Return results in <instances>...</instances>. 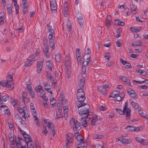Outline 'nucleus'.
<instances>
[{
    "label": "nucleus",
    "mask_w": 148,
    "mask_h": 148,
    "mask_svg": "<svg viewBox=\"0 0 148 148\" xmlns=\"http://www.w3.org/2000/svg\"><path fill=\"white\" fill-rule=\"evenodd\" d=\"M43 84L46 90H47L50 89V88H51L50 85L47 82L44 83Z\"/></svg>",
    "instance_id": "a18cd8bd"
},
{
    "label": "nucleus",
    "mask_w": 148,
    "mask_h": 148,
    "mask_svg": "<svg viewBox=\"0 0 148 148\" xmlns=\"http://www.w3.org/2000/svg\"><path fill=\"white\" fill-rule=\"evenodd\" d=\"M122 41L121 40H117L116 42V45L118 47H120L122 45Z\"/></svg>",
    "instance_id": "0e129e2a"
},
{
    "label": "nucleus",
    "mask_w": 148,
    "mask_h": 148,
    "mask_svg": "<svg viewBox=\"0 0 148 148\" xmlns=\"http://www.w3.org/2000/svg\"><path fill=\"white\" fill-rule=\"evenodd\" d=\"M43 60H41L39 61L37 64V71L38 73H40L43 66Z\"/></svg>",
    "instance_id": "a211bd4d"
},
{
    "label": "nucleus",
    "mask_w": 148,
    "mask_h": 148,
    "mask_svg": "<svg viewBox=\"0 0 148 148\" xmlns=\"http://www.w3.org/2000/svg\"><path fill=\"white\" fill-rule=\"evenodd\" d=\"M130 130L132 131L138 132L140 130L139 127H134L130 126Z\"/></svg>",
    "instance_id": "f704fd0d"
},
{
    "label": "nucleus",
    "mask_w": 148,
    "mask_h": 148,
    "mask_svg": "<svg viewBox=\"0 0 148 148\" xmlns=\"http://www.w3.org/2000/svg\"><path fill=\"white\" fill-rule=\"evenodd\" d=\"M106 24L107 28H109L111 24V19L106 20Z\"/></svg>",
    "instance_id": "603ef678"
},
{
    "label": "nucleus",
    "mask_w": 148,
    "mask_h": 148,
    "mask_svg": "<svg viewBox=\"0 0 148 148\" xmlns=\"http://www.w3.org/2000/svg\"><path fill=\"white\" fill-rule=\"evenodd\" d=\"M23 6V13L25 14L27 10L28 4L27 1L22 2Z\"/></svg>",
    "instance_id": "5701e85b"
},
{
    "label": "nucleus",
    "mask_w": 148,
    "mask_h": 148,
    "mask_svg": "<svg viewBox=\"0 0 148 148\" xmlns=\"http://www.w3.org/2000/svg\"><path fill=\"white\" fill-rule=\"evenodd\" d=\"M56 60L58 62H60L61 59V55L60 53H58L55 56Z\"/></svg>",
    "instance_id": "e433bc0d"
},
{
    "label": "nucleus",
    "mask_w": 148,
    "mask_h": 148,
    "mask_svg": "<svg viewBox=\"0 0 148 148\" xmlns=\"http://www.w3.org/2000/svg\"><path fill=\"white\" fill-rule=\"evenodd\" d=\"M31 111L34 116L35 123L37 125H38L39 123L38 122V119L37 116V114L36 111L35 109H33V110H32Z\"/></svg>",
    "instance_id": "6ab92c4d"
},
{
    "label": "nucleus",
    "mask_w": 148,
    "mask_h": 148,
    "mask_svg": "<svg viewBox=\"0 0 148 148\" xmlns=\"http://www.w3.org/2000/svg\"><path fill=\"white\" fill-rule=\"evenodd\" d=\"M142 140L141 143V145H146L148 144V139H142Z\"/></svg>",
    "instance_id": "6e6d98bb"
},
{
    "label": "nucleus",
    "mask_w": 148,
    "mask_h": 148,
    "mask_svg": "<svg viewBox=\"0 0 148 148\" xmlns=\"http://www.w3.org/2000/svg\"><path fill=\"white\" fill-rule=\"evenodd\" d=\"M70 124L74 131L79 130L81 128L80 123L75 119H73L70 121Z\"/></svg>",
    "instance_id": "39448f33"
},
{
    "label": "nucleus",
    "mask_w": 148,
    "mask_h": 148,
    "mask_svg": "<svg viewBox=\"0 0 148 148\" xmlns=\"http://www.w3.org/2000/svg\"><path fill=\"white\" fill-rule=\"evenodd\" d=\"M77 106L78 109L79 114L82 118H90V117H89L88 116L89 114L88 112L89 106L88 105L85 103L79 104L78 103H77Z\"/></svg>",
    "instance_id": "7ed1b4c3"
},
{
    "label": "nucleus",
    "mask_w": 148,
    "mask_h": 148,
    "mask_svg": "<svg viewBox=\"0 0 148 148\" xmlns=\"http://www.w3.org/2000/svg\"><path fill=\"white\" fill-rule=\"evenodd\" d=\"M87 119L86 118H82L80 120L82 125L83 127H86L87 126V124L86 119Z\"/></svg>",
    "instance_id": "a878e982"
},
{
    "label": "nucleus",
    "mask_w": 148,
    "mask_h": 148,
    "mask_svg": "<svg viewBox=\"0 0 148 148\" xmlns=\"http://www.w3.org/2000/svg\"><path fill=\"white\" fill-rule=\"evenodd\" d=\"M78 84L79 87L81 88H83L84 87V77H82V78L80 80Z\"/></svg>",
    "instance_id": "473e14b6"
},
{
    "label": "nucleus",
    "mask_w": 148,
    "mask_h": 148,
    "mask_svg": "<svg viewBox=\"0 0 148 148\" xmlns=\"http://www.w3.org/2000/svg\"><path fill=\"white\" fill-rule=\"evenodd\" d=\"M97 88L98 90L101 92L103 94H104L107 92L105 88L103 86H98Z\"/></svg>",
    "instance_id": "393cba45"
},
{
    "label": "nucleus",
    "mask_w": 148,
    "mask_h": 148,
    "mask_svg": "<svg viewBox=\"0 0 148 148\" xmlns=\"http://www.w3.org/2000/svg\"><path fill=\"white\" fill-rule=\"evenodd\" d=\"M14 7L15 9V12L16 14H18L19 11V6L17 3L14 4Z\"/></svg>",
    "instance_id": "37998d69"
},
{
    "label": "nucleus",
    "mask_w": 148,
    "mask_h": 148,
    "mask_svg": "<svg viewBox=\"0 0 148 148\" xmlns=\"http://www.w3.org/2000/svg\"><path fill=\"white\" fill-rule=\"evenodd\" d=\"M4 23L3 16H0V25H2Z\"/></svg>",
    "instance_id": "774afa93"
},
{
    "label": "nucleus",
    "mask_w": 148,
    "mask_h": 148,
    "mask_svg": "<svg viewBox=\"0 0 148 148\" xmlns=\"http://www.w3.org/2000/svg\"><path fill=\"white\" fill-rule=\"evenodd\" d=\"M9 99L8 97L7 96V95H5L3 96H2L1 98V100H2V102L4 101V102H5L7 100H8Z\"/></svg>",
    "instance_id": "8fccbe9b"
},
{
    "label": "nucleus",
    "mask_w": 148,
    "mask_h": 148,
    "mask_svg": "<svg viewBox=\"0 0 148 148\" xmlns=\"http://www.w3.org/2000/svg\"><path fill=\"white\" fill-rule=\"evenodd\" d=\"M122 94L124 95L123 93L120 94L119 95L117 96L115 98L116 101H120L122 100V97L121 96H122Z\"/></svg>",
    "instance_id": "c03bdc74"
},
{
    "label": "nucleus",
    "mask_w": 148,
    "mask_h": 148,
    "mask_svg": "<svg viewBox=\"0 0 148 148\" xmlns=\"http://www.w3.org/2000/svg\"><path fill=\"white\" fill-rule=\"evenodd\" d=\"M26 87L32 97L34 98V93L31 84L29 83V84H26Z\"/></svg>",
    "instance_id": "f3484780"
},
{
    "label": "nucleus",
    "mask_w": 148,
    "mask_h": 148,
    "mask_svg": "<svg viewBox=\"0 0 148 148\" xmlns=\"http://www.w3.org/2000/svg\"><path fill=\"white\" fill-rule=\"evenodd\" d=\"M14 73V70L12 69L8 73V75L7 76V81L3 80L2 81L0 84L3 87H8L10 90H12L14 87V84L13 81V76Z\"/></svg>",
    "instance_id": "f03ea898"
},
{
    "label": "nucleus",
    "mask_w": 148,
    "mask_h": 148,
    "mask_svg": "<svg viewBox=\"0 0 148 148\" xmlns=\"http://www.w3.org/2000/svg\"><path fill=\"white\" fill-rule=\"evenodd\" d=\"M67 23L66 24V26L67 29V30L68 32H69L71 29V24L70 21L68 20L66 21Z\"/></svg>",
    "instance_id": "72a5a7b5"
},
{
    "label": "nucleus",
    "mask_w": 148,
    "mask_h": 148,
    "mask_svg": "<svg viewBox=\"0 0 148 148\" xmlns=\"http://www.w3.org/2000/svg\"><path fill=\"white\" fill-rule=\"evenodd\" d=\"M123 110L124 114L126 115V117L127 120L130 119V109L128 107V102H125L123 106Z\"/></svg>",
    "instance_id": "1a4fd4ad"
},
{
    "label": "nucleus",
    "mask_w": 148,
    "mask_h": 148,
    "mask_svg": "<svg viewBox=\"0 0 148 148\" xmlns=\"http://www.w3.org/2000/svg\"><path fill=\"white\" fill-rule=\"evenodd\" d=\"M82 88H83L80 87V88L78 89L77 93V95H78V94H80L82 96H84V94Z\"/></svg>",
    "instance_id": "a19ab883"
},
{
    "label": "nucleus",
    "mask_w": 148,
    "mask_h": 148,
    "mask_svg": "<svg viewBox=\"0 0 148 148\" xmlns=\"http://www.w3.org/2000/svg\"><path fill=\"white\" fill-rule=\"evenodd\" d=\"M65 9H67L68 10H69L68 3L66 2H64L62 8V10H65Z\"/></svg>",
    "instance_id": "4d7b16f0"
},
{
    "label": "nucleus",
    "mask_w": 148,
    "mask_h": 148,
    "mask_svg": "<svg viewBox=\"0 0 148 148\" xmlns=\"http://www.w3.org/2000/svg\"><path fill=\"white\" fill-rule=\"evenodd\" d=\"M116 112L118 113H119L121 115H123L124 114V112H123V110H122L120 108H116L115 109Z\"/></svg>",
    "instance_id": "5fc2aeb1"
},
{
    "label": "nucleus",
    "mask_w": 148,
    "mask_h": 148,
    "mask_svg": "<svg viewBox=\"0 0 148 148\" xmlns=\"http://www.w3.org/2000/svg\"><path fill=\"white\" fill-rule=\"evenodd\" d=\"M138 71V73H140V74L143 76L146 75L147 73V71H144L143 70L141 69H139Z\"/></svg>",
    "instance_id": "864d4df0"
},
{
    "label": "nucleus",
    "mask_w": 148,
    "mask_h": 148,
    "mask_svg": "<svg viewBox=\"0 0 148 148\" xmlns=\"http://www.w3.org/2000/svg\"><path fill=\"white\" fill-rule=\"evenodd\" d=\"M35 90L37 93H40L41 97L44 101H46L48 100V99L46 96L45 93L42 86L38 85L36 86L35 87Z\"/></svg>",
    "instance_id": "20e7f679"
},
{
    "label": "nucleus",
    "mask_w": 148,
    "mask_h": 148,
    "mask_svg": "<svg viewBox=\"0 0 148 148\" xmlns=\"http://www.w3.org/2000/svg\"><path fill=\"white\" fill-rule=\"evenodd\" d=\"M114 23L116 25L123 26L125 25L124 22L119 19H116L114 20Z\"/></svg>",
    "instance_id": "b1692460"
},
{
    "label": "nucleus",
    "mask_w": 148,
    "mask_h": 148,
    "mask_svg": "<svg viewBox=\"0 0 148 148\" xmlns=\"http://www.w3.org/2000/svg\"><path fill=\"white\" fill-rule=\"evenodd\" d=\"M93 137L95 139H100L103 138V136L102 135L95 134L93 135Z\"/></svg>",
    "instance_id": "ea45409f"
},
{
    "label": "nucleus",
    "mask_w": 148,
    "mask_h": 148,
    "mask_svg": "<svg viewBox=\"0 0 148 148\" xmlns=\"http://www.w3.org/2000/svg\"><path fill=\"white\" fill-rule=\"evenodd\" d=\"M10 102L11 104L13 106H15L17 103V101H16L14 99H11L10 100Z\"/></svg>",
    "instance_id": "680f3d73"
},
{
    "label": "nucleus",
    "mask_w": 148,
    "mask_h": 148,
    "mask_svg": "<svg viewBox=\"0 0 148 148\" xmlns=\"http://www.w3.org/2000/svg\"><path fill=\"white\" fill-rule=\"evenodd\" d=\"M11 7V5H8V7H7V10L10 14L12 12Z\"/></svg>",
    "instance_id": "69168bd1"
},
{
    "label": "nucleus",
    "mask_w": 148,
    "mask_h": 148,
    "mask_svg": "<svg viewBox=\"0 0 148 148\" xmlns=\"http://www.w3.org/2000/svg\"><path fill=\"white\" fill-rule=\"evenodd\" d=\"M87 65H84L82 64V71L83 74L82 75V76L84 77L85 76V73L86 70V66Z\"/></svg>",
    "instance_id": "c9c22d12"
},
{
    "label": "nucleus",
    "mask_w": 148,
    "mask_h": 148,
    "mask_svg": "<svg viewBox=\"0 0 148 148\" xmlns=\"http://www.w3.org/2000/svg\"><path fill=\"white\" fill-rule=\"evenodd\" d=\"M50 104L53 106L56 103V100L54 98H51L50 99Z\"/></svg>",
    "instance_id": "09e8293b"
},
{
    "label": "nucleus",
    "mask_w": 148,
    "mask_h": 148,
    "mask_svg": "<svg viewBox=\"0 0 148 148\" xmlns=\"http://www.w3.org/2000/svg\"><path fill=\"white\" fill-rule=\"evenodd\" d=\"M142 41H138L133 42L132 43V45L133 46H136L140 45H142Z\"/></svg>",
    "instance_id": "de8ad7c7"
},
{
    "label": "nucleus",
    "mask_w": 148,
    "mask_h": 148,
    "mask_svg": "<svg viewBox=\"0 0 148 148\" xmlns=\"http://www.w3.org/2000/svg\"><path fill=\"white\" fill-rule=\"evenodd\" d=\"M56 117L57 119L62 117V110L60 109L58 110L56 112Z\"/></svg>",
    "instance_id": "2f4dec72"
},
{
    "label": "nucleus",
    "mask_w": 148,
    "mask_h": 148,
    "mask_svg": "<svg viewBox=\"0 0 148 148\" xmlns=\"http://www.w3.org/2000/svg\"><path fill=\"white\" fill-rule=\"evenodd\" d=\"M68 137L67 138V142L66 143V147H68L70 146L72 144L73 139V135L71 134H70L68 135Z\"/></svg>",
    "instance_id": "9b49d317"
},
{
    "label": "nucleus",
    "mask_w": 148,
    "mask_h": 148,
    "mask_svg": "<svg viewBox=\"0 0 148 148\" xmlns=\"http://www.w3.org/2000/svg\"><path fill=\"white\" fill-rule=\"evenodd\" d=\"M9 140L10 142L11 143L10 144L11 146L12 145H14L15 143L16 144L15 141H14V134L12 133H10L8 134Z\"/></svg>",
    "instance_id": "aec40b11"
},
{
    "label": "nucleus",
    "mask_w": 148,
    "mask_h": 148,
    "mask_svg": "<svg viewBox=\"0 0 148 148\" xmlns=\"http://www.w3.org/2000/svg\"><path fill=\"white\" fill-rule=\"evenodd\" d=\"M89 117H90V118H89L88 117H86L87 119H90V121L91 122V124L92 125H95V123L97 121L98 119L97 118V116H93L92 114H90L88 115Z\"/></svg>",
    "instance_id": "ddd939ff"
},
{
    "label": "nucleus",
    "mask_w": 148,
    "mask_h": 148,
    "mask_svg": "<svg viewBox=\"0 0 148 148\" xmlns=\"http://www.w3.org/2000/svg\"><path fill=\"white\" fill-rule=\"evenodd\" d=\"M68 10L67 9L62 10V13L65 17H66L68 15Z\"/></svg>",
    "instance_id": "bf43d9fd"
},
{
    "label": "nucleus",
    "mask_w": 148,
    "mask_h": 148,
    "mask_svg": "<svg viewBox=\"0 0 148 148\" xmlns=\"http://www.w3.org/2000/svg\"><path fill=\"white\" fill-rule=\"evenodd\" d=\"M47 29L48 32L50 33H54V31L52 27L48 24L47 26Z\"/></svg>",
    "instance_id": "58836bf2"
},
{
    "label": "nucleus",
    "mask_w": 148,
    "mask_h": 148,
    "mask_svg": "<svg viewBox=\"0 0 148 148\" xmlns=\"http://www.w3.org/2000/svg\"><path fill=\"white\" fill-rule=\"evenodd\" d=\"M76 16L77 19L83 18L82 14L80 12H78L77 13Z\"/></svg>",
    "instance_id": "338daca9"
},
{
    "label": "nucleus",
    "mask_w": 148,
    "mask_h": 148,
    "mask_svg": "<svg viewBox=\"0 0 148 148\" xmlns=\"http://www.w3.org/2000/svg\"><path fill=\"white\" fill-rule=\"evenodd\" d=\"M75 136L76 137L77 141L81 143L84 141L83 137L79 134L78 132H76L75 134Z\"/></svg>",
    "instance_id": "4be33fe9"
},
{
    "label": "nucleus",
    "mask_w": 148,
    "mask_h": 148,
    "mask_svg": "<svg viewBox=\"0 0 148 148\" xmlns=\"http://www.w3.org/2000/svg\"><path fill=\"white\" fill-rule=\"evenodd\" d=\"M25 141L21 138H16L15 141L16 143V146L17 148H25L26 144L28 148H34V144L31 138L28 135L24 136Z\"/></svg>",
    "instance_id": "f257e3e1"
},
{
    "label": "nucleus",
    "mask_w": 148,
    "mask_h": 148,
    "mask_svg": "<svg viewBox=\"0 0 148 148\" xmlns=\"http://www.w3.org/2000/svg\"><path fill=\"white\" fill-rule=\"evenodd\" d=\"M111 56V54L110 53L107 52L106 53L105 56V57L107 60V61H108L110 57Z\"/></svg>",
    "instance_id": "13d9d810"
},
{
    "label": "nucleus",
    "mask_w": 148,
    "mask_h": 148,
    "mask_svg": "<svg viewBox=\"0 0 148 148\" xmlns=\"http://www.w3.org/2000/svg\"><path fill=\"white\" fill-rule=\"evenodd\" d=\"M44 47L43 48V53L46 57L48 58L50 56V53L49 51V48L47 44H44Z\"/></svg>",
    "instance_id": "2eb2a0df"
},
{
    "label": "nucleus",
    "mask_w": 148,
    "mask_h": 148,
    "mask_svg": "<svg viewBox=\"0 0 148 148\" xmlns=\"http://www.w3.org/2000/svg\"><path fill=\"white\" fill-rule=\"evenodd\" d=\"M23 99L25 103H27L29 101V100L28 98L24 97L23 95Z\"/></svg>",
    "instance_id": "e2e57ef3"
},
{
    "label": "nucleus",
    "mask_w": 148,
    "mask_h": 148,
    "mask_svg": "<svg viewBox=\"0 0 148 148\" xmlns=\"http://www.w3.org/2000/svg\"><path fill=\"white\" fill-rule=\"evenodd\" d=\"M46 64L49 68V69L50 70H52V64L51 61L50 60L46 61Z\"/></svg>",
    "instance_id": "79ce46f5"
},
{
    "label": "nucleus",
    "mask_w": 148,
    "mask_h": 148,
    "mask_svg": "<svg viewBox=\"0 0 148 148\" xmlns=\"http://www.w3.org/2000/svg\"><path fill=\"white\" fill-rule=\"evenodd\" d=\"M118 140L120 141L122 143H124L126 144L129 143V139H126L125 138H119Z\"/></svg>",
    "instance_id": "c85d7f7f"
},
{
    "label": "nucleus",
    "mask_w": 148,
    "mask_h": 148,
    "mask_svg": "<svg viewBox=\"0 0 148 148\" xmlns=\"http://www.w3.org/2000/svg\"><path fill=\"white\" fill-rule=\"evenodd\" d=\"M50 6L52 12H56L57 4L55 0H50Z\"/></svg>",
    "instance_id": "f8f14e48"
},
{
    "label": "nucleus",
    "mask_w": 148,
    "mask_h": 148,
    "mask_svg": "<svg viewBox=\"0 0 148 148\" xmlns=\"http://www.w3.org/2000/svg\"><path fill=\"white\" fill-rule=\"evenodd\" d=\"M49 39V45L52 50L54 49L55 43L54 40L55 38L54 34L50 33L48 36Z\"/></svg>",
    "instance_id": "9d476101"
},
{
    "label": "nucleus",
    "mask_w": 148,
    "mask_h": 148,
    "mask_svg": "<svg viewBox=\"0 0 148 148\" xmlns=\"http://www.w3.org/2000/svg\"><path fill=\"white\" fill-rule=\"evenodd\" d=\"M77 101L76 102V105L77 103H78L79 104H85L84 103H83V102L85 99L84 95L82 96L81 95L78 94V95H77Z\"/></svg>",
    "instance_id": "dca6fc26"
},
{
    "label": "nucleus",
    "mask_w": 148,
    "mask_h": 148,
    "mask_svg": "<svg viewBox=\"0 0 148 148\" xmlns=\"http://www.w3.org/2000/svg\"><path fill=\"white\" fill-rule=\"evenodd\" d=\"M131 105L135 109H138L139 108L138 104L132 101L131 102Z\"/></svg>",
    "instance_id": "49530a36"
},
{
    "label": "nucleus",
    "mask_w": 148,
    "mask_h": 148,
    "mask_svg": "<svg viewBox=\"0 0 148 148\" xmlns=\"http://www.w3.org/2000/svg\"><path fill=\"white\" fill-rule=\"evenodd\" d=\"M120 62L122 63V64L125 65V67L126 68H130V65H126L127 62V61L123 60L122 59L120 58Z\"/></svg>",
    "instance_id": "4c0bfd02"
},
{
    "label": "nucleus",
    "mask_w": 148,
    "mask_h": 148,
    "mask_svg": "<svg viewBox=\"0 0 148 148\" xmlns=\"http://www.w3.org/2000/svg\"><path fill=\"white\" fill-rule=\"evenodd\" d=\"M18 110L20 114H23L22 117L26 121V118L29 117V113L26 107L24 106L23 108H19Z\"/></svg>",
    "instance_id": "423d86ee"
},
{
    "label": "nucleus",
    "mask_w": 148,
    "mask_h": 148,
    "mask_svg": "<svg viewBox=\"0 0 148 148\" xmlns=\"http://www.w3.org/2000/svg\"><path fill=\"white\" fill-rule=\"evenodd\" d=\"M39 52L38 51L35 54L29 57L28 60L32 61L33 63L38 58L37 56L38 55Z\"/></svg>",
    "instance_id": "412c9836"
},
{
    "label": "nucleus",
    "mask_w": 148,
    "mask_h": 148,
    "mask_svg": "<svg viewBox=\"0 0 148 148\" xmlns=\"http://www.w3.org/2000/svg\"><path fill=\"white\" fill-rule=\"evenodd\" d=\"M7 109H8V107L5 106H2L0 107V112H3Z\"/></svg>",
    "instance_id": "3c124183"
},
{
    "label": "nucleus",
    "mask_w": 148,
    "mask_h": 148,
    "mask_svg": "<svg viewBox=\"0 0 148 148\" xmlns=\"http://www.w3.org/2000/svg\"><path fill=\"white\" fill-rule=\"evenodd\" d=\"M120 94V92L119 91L114 90L112 92L110 97L115 98Z\"/></svg>",
    "instance_id": "bb28decb"
},
{
    "label": "nucleus",
    "mask_w": 148,
    "mask_h": 148,
    "mask_svg": "<svg viewBox=\"0 0 148 148\" xmlns=\"http://www.w3.org/2000/svg\"><path fill=\"white\" fill-rule=\"evenodd\" d=\"M87 145V143L86 141L84 140L81 143H79L78 145V147L86 148Z\"/></svg>",
    "instance_id": "c756f323"
},
{
    "label": "nucleus",
    "mask_w": 148,
    "mask_h": 148,
    "mask_svg": "<svg viewBox=\"0 0 148 148\" xmlns=\"http://www.w3.org/2000/svg\"><path fill=\"white\" fill-rule=\"evenodd\" d=\"M90 54H85L83 57V64L84 65H87L90 60Z\"/></svg>",
    "instance_id": "4468645a"
},
{
    "label": "nucleus",
    "mask_w": 148,
    "mask_h": 148,
    "mask_svg": "<svg viewBox=\"0 0 148 148\" xmlns=\"http://www.w3.org/2000/svg\"><path fill=\"white\" fill-rule=\"evenodd\" d=\"M121 79L122 80L123 82H124L127 85L130 84L129 82V80L125 76H121L120 77Z\"/></svg>",
    "instance_id": "7c9ffc66"
},
{
    "label": "nucleus",
    "mask_w": 148,
    "mask_h": 148,
    "mask_svg": "<svg viewBox=\"0 0 148 148\" xmlns=\"http://www.w3.org/2000/svg\"><path fill=\"white\" fill-rule=\"evenodd\" d=\"M70 64V59L69 55H66L64 61V64L66 69H67L66 71V75L68 78H69L71 76L70 72L69 71L68 69L69 68Z\"/></svg>",
    "instance_id": "0eeeda50"
},
{
    "label": "nucleus",
    "mask_w": 148,
    "mask_h": 148,
    "mask_svg": "<svg viewBox=\"0 0 148 148\" xmlns=\"http://www.w3.org/2000/svg\"><path fill=\"white\" fill-rule=\"evenodd\" d=\"M44 121L48 128L52 131L51 135L54 136L55 134V127L53 124L51 123L48 119H45Z\"/></svg>",
    "instance_id": "6e6552de"
},
{
    "label": "nucleus",
    "mask_w": 148,
    "mask_h": 148,
    "mask_svg": "<svg viewBox=\"0 0 148 148\" xmlns=\"http://www.w3.org/2000/svg\"><path fill=\"white\" fill-rule=\"evenodd\" d=\"M141 29V27H139L135 26L134 27H132L131 28V30L133 32H136L140 31Z\"/></svg>",
    "instance_id": "cd10ccee"
},
{
    "label": "nucleus",
    "mask_w": 148,
    "mask_h": 148,
    "mask_svg": "<svg viewBox=\"0 0 148 148\" xmlns=\"http://www.w3.org/2000/svg\"><path fill=\"white\" fill-rule=\"evenodd\" d=\"M33 63L32 62V61H30L28 59L25 62V65L28 66H30Z\"/></svg>",
    "instance_id": "052dcab7"
}]
</instances>
